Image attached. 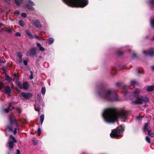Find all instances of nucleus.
I'll return each mask as SVG.
<instances>
[{
    "instance_id": "obj_1",
    "label": "nucleus",
    "mask_w": 154,
    "mask_h": 154,
    "mask_svg": "<svg viewBox=\"0 0 154 154\" xmlns=\"http://www.w3.org/2000/svg\"><path fill=\"white\" fill-rule=\"evenodd\" d=\"M128 113L129 112L126 110H122L118 112L115 109L108 108L104 110L103 116L106 121L113 123L117 120L118 118L126 119Z\"/></svg>"
},
{
    "instance_id": "obj_2",
    "label": "nucleus",
    "mask_w": 154,
    "mask_h": 154,
    "mask_svg": "<svg viewBox=\"0 0 154 154\" xmlns=\"http://www.w3.org/2000/svg\"><path fill=\"white\" fill-rule=\"evenodd\" d=\"M68 6L72 7L83 8L88 3L87 0H63Z\"/></svg>"
},
{
    "instance_id": "obj_3",
    "label": "nucleus",
    "mask_w": 154,
    "mask_h": 154,
    "mask_svg": "<svg viewBox=\"0 0 154 154\" xmlns=\"http://www.w3.org/2000/svg\"><path fill=\"white\" fill-rule=\"evenodd\" d=\"M100 94L102 98L107 100L112 101L119 100L116 94L109 89L102 91Z\"/></svg>"
},
{
    "instance_id": "obj_4",
    "label": "nucleus",
    "mask_w": 154,
    "mask_h": 154,
    "mask_svg": "<svg viewBox=\"0 0 154 154\" xmlns=\"http://www.w3.org/2000/svg\"><path fill=\"white\" fill-rule=\"evenodd\" d=\"M9 124L7 125L6 128L9 131H12L13 129L14 128L13 133L14 134H15L17 133V128L19 125L13 114H12L9 116Z\"/></svg>"
},
{
    "instance_id": "obj_5",
    "label": "nucleus",
    "mask_w": 154,
    "mask_h": 154,
    "mask_svg": "<svg viewBox=\"0 0 154 154\" xmlns=\"http://www.w3.org/2000/svg\"><path fill=\"white\" fill-rule=\"evenodd\" d=\"M141 90L136 89H135L134 92V95L137 97V100L133 101L132 103L135 104H141L143 103H146L149 102V100L148 98L146 97H139V94L141 92Z\"/></svg>"
},
{
    "instance_id": "obj_6",
    "label": "nucleus",
    "mask_w": 154,
    "mask_h": 154,
    "mask_svg": "<svg viewBox=\"0 0 154 154\" xmlns=\"http://www.w3.org/2000/svg\"><path fill=\"white\" fill-rule=\"evenodd\" d=\"M124 131L123 127L121 126L118 127L116 129H114L110 134L111 138H116L120 136V134Z\"/></svg>"
},
{
    "instance_id": "obj_7",
    "label": "nucleus",
    "mask_w": 154,
    "mask_h": 154,
    "mask_svg": "<svg viewBox=\"0 0 154 154\" xmlns=\"http://www.w3.org/2000/svg\"><path fill=\"white\" fill-rule=\"evenodd\" d=\"M17 142V141L15 137L12 135H10L8 141V146L10 149L14 147V143Z\"/></svg>"
},
{
    "instance_id": "obj_8",
    "label": "nucleus",
    "mask_w": 154,
    "mask_h": 154,
    "mask_svg": "<svg viewBox=\"0 0 154 154\" xmlns=\"http://www.w3.org/2000/svg\"><path fill=\"white\" fill-rule=\"evenodd\" d=\"M143 53L146 56L148 55L151 57L154 56V50L153 49H150L148 51H144Z\"/></svg>"
},
{
    "instance_id": "obj_9",
    "label": "nucleus",
    "mask_w": 154,
    "mask_h": 154,
    "mask_svg": "<svg viewBox=\"0 0 154 154\" xmlns=\"http://www.w3.org/2000/svg\"><path fill=\"white\" fill-rule=\"evenodd\" d=\"M32 24L34 26L38 28H42L41 25L38 20H33L32 21Z\"/></svg>"
},
{
    "instance_id": "obj_10",
    "label": "nucleus",
    "mask_w": 154,
    "mask_h": 154,
    "mask_svg": "<svg viewBox=\"0 0 154 154\" xmlns=\"http://www.w3.org/2000/svg\"><path fill=\"white\" fill-rule=\"evenodd\" d=\"M21 95L25 99H29L32 96V94L29 93L22 92Z\"/></svg>"
},
{
    "instance_id": "obj_11",
    "label": "nucleus",
    "mask_w": 154,
    "mask_h": 154,
    "mask_svg": "<svg viewBox=\"0 0 154 154\" xmlns=\"http://www.w3.org/2000/svg\"><path fill=\"white\" fill-rule=\"evenodd\" d=\"M36 48L34 47L29 50L28 53L29 56H34L36 54Z\"/></svg>"
},
{
    "instance_id": "obj_12",
    "label": "nucleus",
    "mask_w": 154,
    "mask_h": 154,
    "mask_svg": "<svg viewBox=\"0 0 154 154\" xmlns=\"http://www.w3.org/2000/svg\"><path fill=\"white\" fill-rule=\"evenodd\" d=\"M5 91L6 93L8 94V96H11V89L9 86H6L4 88Z\"/></svg>"
},
{
    "instance_id": "obj_13",
    "label": "nucleus",
    "mask_w": 154,
    "mask_h": 154,
    "mask_svg": "<svg viewBox=\"0 0 154 154\" xmlns=\"http://www.w3.org/2000/svg\"><path fill=\"white\" fill-rule=\"evenodd\" d=\"M14 108V107H13L10 104L8 107L7 109H5L4 111L5 112L7 113H8L12 109Z\"/></svg>"
},
{
    "instance_id": "obj_14",
    "label": "nucleus",
    "mask_w": 154,
    "mask_h": 154,
    "mask_svg": "<svg viewBox=\"0 0 154 154\" xmlns=\"http://www.w3.org/2000/svg\"><path fill=\"white\" fill-rule=\"evenodd\" d=\"M29 88V84L27 82H24L22 85L21 88L25 90H27Z\"/></svg>"
},
{
    "instance_id": "obj_15",
    "label": "nucleus",
    "mask_w": 154,
    "mask_h": 154,
    "mask_svg": "<svg viewBox=\"0 0 154 154\" xmlns=\"http://www.w3.org/2000/svg\"><path fill=\"white\" fill-rule=\"evenodd\" d=\"M154 89V85L150 86L147 87L146 88V91L148 92H151Z\"/></svg>"
},
{
    "instance_id": "obj_16",
    "label": "nucleus",
    "mask_w": 154,
    "mask_h": 154,
    "mask_svg": "<svg viewBox=\"0 0 154 154\" xmlns=\"http://www.w3.org/2000/svg\"><path fill=\"white\" fill-rule=\"evenodd\" d=\"M37 46L39 48V50L40 51H45V48L41 45L40 43H37Z\"/></svg>"
},
{
    "instance_id": "obj_17",
    "label": "nucleus",
    "mask_w": 154,
    "mask_h": 154,
    "mask_svg": "<svg viewBox=\"0 0 154 154\" xmlns=\"http://www.w3.org/2000/svg\"><path fill=\"white\" fill-rule=\"evenodd\" d=\"M25 7L26 8H27L28 9L32 11H33L34 10V8L33 7H32L28 4L26 5Z\"/></svg>"
},
{
    "instance_id": "obj_18",
    "label": "nucleus",
    "mask_w": 154,
    "mask_h": 154,
    "mask_svg": "<svg viewBox=\"0 0 154 154\" xmlns=\"http://www.w3.org/2000/svg\"><path fill=\"white\" fill-rule=\"evenodd\" d=\"M48 44L50 45L53 43L54 39L52 38H49L48 39Z\"/></svg>"
},
{
    "instance_id": "obj_19",
    "label": "nucleus",
    "mask_w": 154,
    "mask_h": 154,
    "mask_svg": "<svg viewBox=\"0 0 154 154\" xmlns=\"http://www.w3.org/2000/svg\"><path fill=\"white\" fill-rule=\"evenodd\" d=\"M148 135L150 137H154V133L152 132L151 130L148 131Z\"/></svg>"
},
{
    "instance_id": "obj_20",
    "label": "nucleus",
    "mask_w": 154,
    "mask_h": 154,
    "mask_svg": "<svg viewBox=\"0 0 154 154\" xmlns=\"http://www.w3.org/2000/svg\"><path fill=\"white\" fill-rule=\"evenodd\" d=\"M44 119V114H42L40 116V121L41 125H42Z\"/></svg>"
},
{
    "instance_id": "obj_21",
    "label": "nucleus",
    "mask_w": 154,
    "mask_h": 154,
    "mask_svg": "<svg viewBox=\"0 0 154 154\" xmlns=\"http://www.w3.org/2000/svg\"><path fill=\"white\" fill-rule=\"evenodd\" d=\"M149 123H146L145 124L144 127L143 129V131L144 132H145L146 130H148L147 127L149 126Z\"/></svg>"
},
{
    "instance_id": "obj_22",
    "label": "nucleus",
    "mask_w": 154,
    "mask_h": 154,
    "mask_svg": "<svg viewBox=\"0 0 154 154\" xmlns=\"http://www.w3.org/2000/svg\"><path fill=\"white\" fill-rule=\"evenodd\" d=\"M26 32L27 35L30 38H33V36L30 32L28 30H27L26 31Z\"/></svg>"
},
{
    "instance_id": "obj_23",
    "label": "nucleus",
    "mask_w": 154,
    "mask_h": 154,
    "mask_svg": "<svg viewBox=\"0 0 154 154\" xmlns=\"http://www.w3.org/2000/svg\"><path fill=\"white\" fill-rule=\"evenodd\" d=\"M14 1L15 3L17 5H19L22 2V0H14Z\"/></svg>"
},
{
    "instance_id": "obj_24",
    "label": "nucleus",
    "mask_w": 154,
    "mask_h": 154,
    "mask_svg": "<svg viewBox=\"0 0 154 154\" xmlns=\"http://www.w3.org/2000/svg\"><path fill=\"white\" fill-rule=\"evenodd\" d=\"M19 25L22 26H23L24 25V22L22 20H19Z\"/></svg>"
},
{
    "instance_id": "obj_25",
    "label": "nucleus",
    "mask_w": 154,
    "mask_h": 154,
    "mask_svg": "<svg viewBox=\"0 0 154 154\" xmlns=\"http://www.w3.org/2000/svg\"><path fill=\"white\" fill-rule=\"evenodd\" d=\"M150 23L152 27L154 28V19L151 20Z\"/></svg>"
},
{
    "instance_id": "obj_26",
    "label": "nucleus",
    "mask_w": 154,
    "mask_h": 154,
    "mask_svg": "<svg viewBox=\"0 0 154 154\" xmlns=\"http://www.w3.org/2000/svg\"><path fill=\"white\" fill-rule=\"evenodd\" d=\"M45 89L44 87H42L41 89V93L42 94L44 95L45 93Z\"/></svg>"
},
{
    "instance_id": "obj_27",
    "label": "nucleus",
    "mask_w": 154,
    "mask_h": 154,
    "mask_svg": "<svg viewBox=\"0 0 154 154\" xmlns=\"http://www.w3.org/2000/svg\"><path fill=\"white\" fill-rule=\"evenodd\" d=\"M146 140L149 143H151V140L149 138L148 136L146 137Z\"/></svg>"
},
{
    "instance_id": "obj_28",
    "label": "nucleus",
    "mask_w": 154,
    "mask_h": 154,
    "mask_svg": "<svg viewBox=\"0 0 154 154\" xmlns=\"http://www.w3.org/2000/svg\"><path fill=\"white\" fill-rule=\"evenodd\" d=\"M12 29L10 27H9V29L7 30H4V31L7 32L9 33H11L12 32Z\"/></svg>"
},
{
    "instance_id": "obj_29",
    "label": "nucleus",
    "mask_w": 154,
    "mask_h": 154,
    "mask_svg": "<svg viewBox=\"0 0 154 154\" xmlns=\"http://www.w3.org/2000/svg\"><path fill=\"white\" fill-rule=\"evenodd\" d=\"M21 16L22 17L25 18L26 17L27 15L26 14L24 13H22L21 14Z\"/></svg>"
},
{
    "instance_id": "obj_30",
    "label": "nucleus",
    "mask_w": 154,
    "mask_h": 154,
    "mask_svg": "<svg viewBox=\"0 0 154 154\" xmlns=\"http://www.w3.org/2000/svg\"><path fill=\"white\" fill-rule=\"evenodd\" d=\"M34 37H35V38H36L37 39H38L39 40H42V38L41 37H39L38 36H37L36 35H35Z\"/></svg>"
},
{
    "instance_id": "obj_31",
    "label": "nucleus",
    "mask_w": 154,
    "mask_h": 154,
    "mask_svg": "<svg viewBox=\"0 0 154 154\" xmlns=\"http://www.w3.org/2000/svg\"><path fill=\"white\" fill-rule=\"evenodd\" d=\"M17 56L19 58H22V55L20 53H18L17 54Z\"/></svg>"
},
{
    "instance_id": "obj_32",
    "label": "nucleus",
    "mask_w": 154,
    "mask_h": 154,
    "mask_svg": "<svg viewBox=\"0 0 154 154\" xmlns=\"http://www.w3.org/2000/svg\"><path fill=\"white\" fill-rule=\"evenodd\" d=\"M41 132V130L40 128H39L37 130V133L38 135H40Z\"/></svg>"
},
{
    "instance_id": "obj_33",
    "label": "nucleus",
    "mask_w": 154,
    "mask_h": 154,
    "mask_svg": "<svg viewBox=\"0 0 154 154\" xmlns=\"http://www.w3.org/2000/svg\"><path fill=\"white\" fill-rule=\"evenodd\" d=\"M131 83L132 84H136L137 83L135 80H131Z\"/></svg>"
},
{
    "instance_id": "obj_34",
    "label": "nucleus",
    "mask_w": 154,
    "mask_h": 154,
    "mask_svg": "<svg viewBox=\"0 0 154 154\" xmlns=\"http://www.w3.org/2000/svg\"><path fill=\"white\" fill-rule=\"evenodd\" d=\"M149 2L151 5H154V0H150Z\"/></svg>"
},
{
    "instance_id": "obj_35",
    "label": "nucleus",
    "mask_w": 154,
    "mask_h": 154,
    "mask_svg": "<svg viewBox=\"0 0 154 154\" xmlns=\"http://www.w3.org/2000/svg\"><path fill=\"white\" fill-rule=\"evenodd\" d=\"M23 63L24 65H26L27 64L28 61L26 60H23Z\"/></svg>"
},
{
    "instance_id": "obj_36",
    "label": "nucleus",
    "mask_w": 154,
    "mask_h": 154,
    "mask_svg": "<svg viewBox=\"0 0 154 154\" xmlns=\"http://www.w3.org/2000/svg\"><path fill=\"white\" fill-rule=\"evenodd\" d=\"M15 35L17 36H21V34L20 32H17L15 33Z\"/></svg>"
},
{
    "instance_id": "obj_37",
    "label": "nucleus",
    "mask_w": 154,
    "mask_h": 154,
    "mask_svg": "<svg viewBox=\"0 0 154 154\" xmlns=\"http://www.w3.org/2000/svg\"><path fill=\"white\" fill-rule=\"evenodd\" d=\"M17 62H18V63H22L23 62V60L22 59V58H19V60Z\"/></svg>"
},
{
    "instance_id": "obj_38",
    "label": "nucleus",
    "mask_w": 154,
    "mask_h": 154,
    "mask_svg": "<svg viewBox=\"0 0 154 154\" xmlns=\"http://www.w3.org/2000/svg\"><path fill=\"white\" fill-rule=\"evenodd\" d=\"M3 86V85L2 83L0 82V90H1Z\"/></svg>"
},
{
    "instance_id": "obj_39",
    "label": "nucleus",
    "mask_w": 154,
    "mask_h": 154,
    "mask_svg": "<svg viewBox=\"0 0 154 154\" xmlns=\"http://www.w3.org/2000/svg\"><path fill=\"white\" fill-rule=\"evenodd\" d=\"M29 3L30 4H31V5H35V4L32 1H31V0H29Z\"/></svg>"
},
{
    "instance_id": "obj_40",
    "label": "nucleus",
    "mask_w": 154,
    "mask_h": 154,
    "mask_svg": "<svg viewBox=\"0 0 154 154\" xmlns=\"http://www.w3.org/2000/svg\"><path fill=\"white\" fill-rule=\"evenodd\" d=\"M31 72V75L30 76V79H32L33 78V75H32V71Z\"/></svg>"
},
{
    "instance_id": "obj_41",
    "label": "nucleus",
    "mask_w": 154,
    "mask_h": 154,
    "mask_svg": "<svg viewBox=\"0 0 154 154\" xmlns=\"http://www.w3.org/2000/svg\"><path fill=\"white\" fill-rule=\"evenodd\" d=\"M16 84L18 86H19L20 85V82L18 80H17V82H16Z\"/></svg>"
},
{
    "instance_id": "obj_42",
    "label": "nucleus",
    "mask_w": 154,
    "mask_h": 154,
    "mask_svg": "<svg viewBox=\"0 0 154 154\" xmlns=\"http://www.w3.org/2000/svg\"><path fill=\"white\" fill-rule=\"evenodd\" d=\"M10 79V77L9 76H7L5 78V80H8Z\"/></svg>"
},
{
    "instance_id": "obj_43",
    "label": "nucleus",
    "mask_w": 154,
    "mask_h": 154,
    "mask_svg": "<svg viewBox=\"0 0 154 154\" xmlns=\"http://www.w3.org/2000/svg\"><path fill=\"white\" fill-rule=\"evenodd\" d=\"M20 152L19 149H17V152L16 154H20Z\"/></svg>"
},
{
    "instance_id": "obj_44",
    "label": "nucleus",
    "mask_w": 154,
    "mask_h": 154,
    "mask_svg": "<svg viewBox=\"0 0 154 154\" xmlns=\"http://www.w3.org/2000/svg\"><path fill=\"white\" fill-rule=\"evenodd\" d=\"M45 32H44V31H41L40 32V34L41 35H43L44 34H45Z\"/></svg>"
},
{
    "instance_id": "obj_45",
    "label": "nucleus",
    "mask_w": 154,
    "mask_h": 154,
    "mask_svg": "<svg viewBox=\"0 0 154 154\" xmlns=\"http://www.w3.org/2000/svg\"><path fill=\"white\" fill-rule=\"evenodd\" d=\"M15 77H16L17 79L18 78V76L17 75L15 74L14 75Z\"/></svg>"
},
{
    "instance_id": "obj_46",
    "label": "nucleus",
    "mask_w": 154,
    "mask_h": 154,
    "mask_svg": "<svg viewBox=\"0 0 154 154\" xmlns=\"http://www.w3.org/2000/svg\"><path fill=\"white\" fill-rule=\"evenodd\" d=\"M17 110H18V111L20 113V112H21V110H20V108H17Z\"/></svg>"
},
{
    "instance_id": "obj_47",
    "label": "nucleus",
    "mask_w": 154,
    "mask_h": 154,
    "mask_svg": "<svg viewBox=\"0 0 154 154\" xmlns=\"http://www.w3.org/2000/svg\"><path fill=\"white\" fill-rule=\"evenodd\" d=\"M136 56V54H133V57H135Z\"/></svg>"
},
{
    "instance_id": "obj_48",
    "label": "nucleus",
    "mask_w": 154,
    "mask_h": 154,
    "mask_svg": "<svg viewBox=\"0 0 154 154\" xmlns=\"http://www.w3.org/2000/svg\"><path fill=\"white\" fill-rule=\"evenodd\" d=\"M136 119L138 120H139L140 119V118L139 117L137 116L136 117Z\"/></svg>"
},
{
    "instance_id": "obj_49",
    "label": "nucleus",
    "mask_w": 154,
    "mask_h": 154,
    "mask_svg": "<svg viewBox=\"0 0 154 154\" xmlns=\"http://www.w3.org/2000/svg\"><path fill=\"white\" fill-rule=\"evenodd\" d=\"M152 69L154 71V66H153L152 67Z\"/></svg>"
},
{
    "instance_id": "obj_50",
    "label": "nucleus",
    "mask_w": 154,
    "mask_h": 154,
    "mask_svg": "<svg viewBox=\"0 0 154 154\" xmlns=\"http://www.w3.org/2000/svg\"><path fill=\"white\" fill-rule=\"evenodd\" d=\"M4 30H4L3 29H2L1 31H0V32H2V31H4Z\"/></svg>"
},
{
    "instance_id": "obj_51",
    "label": "nucleus",
    "mask_w": 154,
    "mask_h": 154,
    "mask_svg": "<svg viewBox=\"0 0 154 154\" xmlns=\"http://www.w3.org/2000/svg\"><path fill=\"white\" fill-rule=\"evenodd\" d=\"M119 84H120V83H116V85L117 86H118Z\"/></svg>"
},
{
    "instance_id": "obj_52",
    "label": "nucleus",
    "mask_w": 154,
    "mask_h": 154,
    "mask_svg": "<svg viewBox=\"0 0 154 154\" xmlns=\"http://www.w3.org/2000/svg\"><path fill=\"white\" fill-rule=\"evenodd\" d=\"M3 25H4L2 24L1 23H0V26H3Z\"/></svg>"
},
{
    "instance_id": "obj_53",
    "label": "nucleus",
    "mask_w": 154,
    "mask_h": 154,
    "mask_svg": "<svg viewBox=\"0 0 154 154\" xmlns=\"http://www.w3.org/2000/svg\"><path fill=\"white\" fill-rule=\"evenodd\" d=\"M126 87V85H124V88H125V87Z\"/></svg>"
},
{
    "instance_id": "obj_54",
    "label": "nucleus",
    "mask_w": 154,
    "mask_h": 154,
    "mask_svg": "<svg viewBox=\"0 0 154 154\" xmlns=\"http://www.w3.org/2000/svg\"><path fill=\"white\" fill-rule=\"evenodd\" d=\"M35 110H36V111H38V112L39 111V109H38V110H36V109H35Z\"/></svg>"
},
{
    "instance_id": "obj_55",
    "label": "nucleus",
    "mask_w": 154,
    "mask_h": 154,
    "mask_svg": "<svg viewBox=\"0 0 154 154\" xmlns=\"http://www.w3.org/2000/svg\"><path fill=\"white\" fill-rule=\"evenodd\" d=\"M17 13L19 14V12H17Z\"/></svg>"
},
{
    "instance_id": "obj_56",
    "label": "nucleus",
    "mask_w": 154,
    "mask_h": 154,
    "mask_svg": "<svg viewBox=\"0 0 154 154\" xmlns=\"http://www.w3.org/2000/svg\"><path fill=\"white\" fill-rule=\"evenodd\" d=\"M138 72H139H139H140V71H138Z\"/></svg>"
}]
</instances>
